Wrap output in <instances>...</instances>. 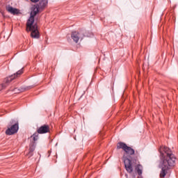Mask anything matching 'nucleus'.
Instances as JSON below:
<instances>
[{"label": "nucleus", "mask_w": 178, "mask_h": 178, "mask_svg": "<svg viewBox=\"0 0 178 178\" xmlns=\"http://www.w3.org/2000/svg\"><path fill=\"white\" fill-rule=\"evenodd\" d=\"M159 151L160 152V158L161 161L159 165V167L161 169L160 177H165L166 173H168V170H169L172 166H175L176 157L168 147H161Z\"/></svg>", "instance_id": "f257e3e1"}, {"label": "nucleus", "mask_w": 178, "mask_h": 178, "mask_svg": "<svg viewBox=\"0 0 178 178\" xmlns=\"http://www.w3.org/2000/svg\"><path fill=\"white\" fill-rule=\"evenodd\" d=\"M23 74V68L21 70H18L17 72L15 74L8 76L3 81V83L0 85V91H2V90H4V88H6L9 84H10L11 81H13L15 79H17V77H20Z\"/></svg>", "instance_id": "f03ea898"}, {"label": "nucleus", "mask_w": 178, "mask_h": 178, "mask_svg": "<svg viewBox=\"0 0 178 178\" xmlns=\"http://www.w3.org/2000/svg\"><path fill=\"white\" fill-rule=\"evenodd\" d=\"M117 148L118 149H123V151H124L125 154L123 156V159H124V156H131V155H134L136 154V151H134V149L131 148L129 146H127V145L123 142L118 143Z\"/></svg>", "instance_id": "7ed1b4c3"}, {"label": "nucleus", "mask_w": 178, "mask_h": 178, "mask_svg": "<svg viewBox=\"0 0 178 178\" xmlns=\"http://www.w3.org/2000/svg\"><path fill=\"white\" fill-rule=\"evenodd\" d=\"M133 162H134V160H133V157L124 156V168L128 173H133Z\"/></svg>", "instance_id": "20e7f679"}, {"label": "nucleus", "mask_w": 178, "mask_h": 178, "mask_svg": "<svg viewBox=\"0 0 178 178\" xmlns=\"http://www.w3.org/2000/svg\"><path fill=\"white\" fill-rule=\"evenodd\" d=\"M92 35V33L82 34L78 31H73L71 34V38L73 39V41L77 44L79 40H83L84 37H91Z\"/></svg>", "instance_id": "39448f33"}, {"label": "nucleus", "mask_w": 178, "mask_h": 178, "mask_svg": "<svg viewBox=\"0 0 178 178\" xmlns=\"http://www.w3.org/2000/svg\"><path fill=\"white\" fill-rule=\"evenodd\" d=\"M17 131H19V122L13 124L10 127H8L6 131V134L7 136H13V134H16Z\"/></svg>", "instance_id": "423d86ee"}, {"label": "nucleus", "mask_w": 178, "mask_h": 178, "mask_svg": "<svg viewBox=\"0 0 178 178\" xmlns=\"http://www.w3.org/2000/svg\"><path fill=\"white\" fill-rule=\"evenodd\" d=\"M33 86H21L19 88H10V91H12L13 92H15V94H19V92H24V91H27L29 90H31L33 88Z\"/></svg>", "instance_id": "0eeeda50"}, {"label": "nucleus", "mask_w": 178, "mask_h": 178, "mask_svg": "<svg viewBox=\"0 0 178 178\" xmlns=\"http://www.w3.org/2000/svg\"><path fill=\"white\" fill-rule=\"evenodd\" d=\"M26 31H31V37L32 38L38 39L40 38V31H38V26H34L32 30H28Z\"/></svg>", "instance_id": "6e6552de"}, {"label": "nucleus", "mask_w": 178, "mask_h": 178, "mask_svg": "<svg viewBox=\"0 0 178 178\" xmlns=\"http://www.w3.org/2000/svg\"><path fill=\"white\" fill-rule=\"evenodd\" d=\"M34 18L29 17L26 22V31H29V30H32V29H34V26H38L36 23L34 24Z\"/></svg>", "instance_id": "1a4fd4ad"}, {"label": "nucleus", "mask_w": 178, "mask_h": 178, "mask_svg": "<svg viewBox=\"0 0 178 178\" xmlns=\"http://www.w3.org/2000/svg\"><path fill=\"white\" fill-rule=\"evenodd\" d=\"M37 132L39 134H47V133H49V125L48 124L42 125L37 129Z\"/></svg>", "instance_id": "9d476101"}, {"label": "nucleus", "mask_w": 178, "mask_h": 178, "mask_svg": "<svg viewBox=\"0 0 178 178\" xmlns=\"http://www.w3.org/2000/svg\"><path fill=\"white\" fill-rule=\"evenodd\" d=\"M48 5V0H40L36 8L38 9H44Z\"/></svg>", "instance_id": "9b49d317"}, {"label": "nucleus", "mask_w": 178, "mask_h": 178, "mask_svg": "<svg viewBox=\"0 0 178 178\" xmlns=\"http://www.w3.org/2000/svg\"><path fill=\"white\" fill-rule=\"evenodd\" d=\"M7 10L9 13H11V15H19V9L15 8L12 6L7 7Z\"/></svg>", "instance_id": "f8f14e48"}, {"label": "nucleus", "mask_w": 178, "mask_h": 178, "mask_svg": "<svg viewBox=\"0 0 178 178\" xmlns=\"http://www.w3.org/2000/svg\"><path fill=\"white\" fill-rule=\"evenodd\" d=\"M35 150V144L33 143L32 145H30L29 146V156H33V152Z\"/></svg>", "instance_id": "ddd939ff"}, {"label": "nucleus", "mask_w": 178, "mask_h": 178, "mask_svg": "<svg viewBox=\"0 0 178 178\" xmlns=\"http://www.w3.org/2000/svg\"><path fill=\"white\" fill-rule=\"evenodd\" d=\"M39 11H40V9L38 8V7H36V10L35 8H34L33 10H32L30 13V17H32L33 19H34L35 16H37V14L38 13Z\"/></svg>", "instance_id": "4468645a"}, {"label": "nucleus", "mask_w": 178, "mask_h": 178, "mask_svg": "<svg viewBox=\"0 0 178 178\" xmlns=\"http://www.w3.org/2000/svg\"><path fill=\"white\" fill-rule=\"evenodd\" d=\"M135 170L138 173V176H141L143 175V166H141V165H136Z\"/></svg>", "instance_id": "2eb2a0df"}, {"label": "nucleus", "mask_w": 178, "mask_h": 178, "mask_svg": "<svg viewBox=\"0 0 178 178\" xmlns=\"http://www.w3.org/2000/svg\"><path fill=\"white\" fill-rule=\"evenodd\" d=\"M39 133L38 132H35L31 137L33 138V140L34 141V143H35V141L38 140V136H39Z\"/></svg>", "instance_id": "dca6fc26"}, {"label": "nucleus", "mask_w": 178, "mask_h": 178, "mask_svg": "<svg viewBox=\"0 0 178 178\" xmlns=\"http://www.w3.org/2000/svg\"><path fill=\"white\" fill-rule=\"evenodd\" d=\"M40 0H31V2H33V3H37Z\"/></svg>", "instance_id": "f3484780"}, {"label": "nucleus", "mask_w": 178, "mask_h": 178, "mask_svg": "<svg viewBox=\"0 0 178 178\" xmlns=\"http://www.w3.org/2000/svg\"><path fill=\"white\" fill-rule=\"evenodd\" d=\"M10 124H13V120L11 122H10Z\"/></svg>", "instance_id": "a211bd4d"}]
</instances>
